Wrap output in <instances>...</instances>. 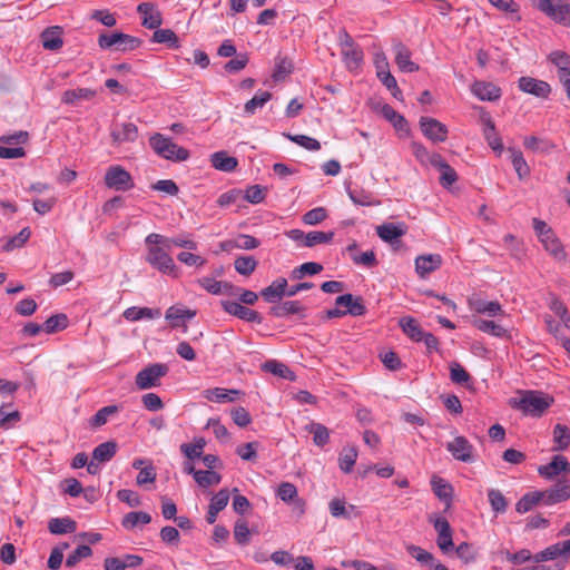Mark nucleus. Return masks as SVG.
<instances>
[{
  "mask_svg": "<svg viewBox=\"0 0 570 570\" xmlns=\"http://www.w3.org/2000/svg\"><path fill=\"white\" fill-rule=\"evenodd\" d=\"M335 304L338 307H346L344 312L352 316H362L366 313L363 298L353 296L352 294H343L336 297Z\"/></svg>",
  "mask_w": 570,
  "mask_h": 570,
  "instance_id": "a211bd4d",
  "label": "nucleus"
},
{
  "mask_svg": "<svg viewBox=\"0 0 570 570\" xmlns=\"http://www.w3.org/2000/svg\"><path fill=\"white\" fill-rule=\"evenodd\" d=\"M276 495L284 502H293L295 508L298 509L301 513L304 512L305 502L297 497V489L293 483H281L276 491Z\"/></svg>",
  "mask_w": 570,
  "mask_h": 570,
  "instance_id": "a878e982",
  "label": "nucleus"
},
{
  "mask_svg": "<svg viewBox=\"0 0 570 570\" xmlns=\"http://www.w3.org/2000/svg\"><path fill=\"white\" fill-rule=\"evenodd\" d=\"M471 90L480 100L497 101L501 97L500 87L492 82L476 80L473 82Z\"/></svg>",
  "mask_w": 570,
  "mask_h": 570,
  "instance_id": "6ab92c4d",
  "label": "nucleus"
},
{
  "mask_svg": "<svg viewBox=\"0 0 570 570\" xmlns=\"http://www.w3.org/2000/svg\"><path fill=\"white\" fill-rule=\"evenodd\" d=\"M518 87L525 94L543 99L548 98L551 92V87L548 82L528 76L519 78Z\"/></svg>",
  "mask_w": 570,
  "mask_h": 570,
  "instance_id": "f8f14e48",
  "label": "nucleus"
},
{
  "mask_svg": "<svg viewBox=\"0 0 570 570\" xmlns=\"http://www.w3.org/2000/svg\"><path fill=\"white\" fill-rule=\"evenodd\" d=\"M488 500L493 512L504 513L508 509L509 501L503 493L498 489H490L488 491Z\"/></svg>",
  "mask_w": 570,
  "mask_h": 570,
  "instance_id": "de8ad7c7",
  "label": "nucleus"
},
{
  "mask_svg": "<svg viewBox=\"0 0 570 570\" xmlns=\"http://www.w3.org/2000/svg\"><path fill=\"white\" fill-rule=\"evenodd\" d=\"M546 504L551 505L570 499V479L559 480L544 491Z\"/></svg>",
  "mask_w": 570,
  "mask_h": 570,
  "instance_id": "f3484780",
  "label": "nucleus"
},
{
  "mask_svg": "<svg viewBox=\"0 0 570 570\" xmlns=\"http://www.w3.org/2000/svg\"><path fill=\"white\" fill-rule=\"evenodd\" d=\"M473 445L464 436H455L452 442L446 444V450L452 456L462 462H473Z\"/></svg>",
  "mask_w": 570,
  "mask_h": 570,
  "instance_id": "ddd939ff",
  "label": "nucleus"
},
{
  "mask_svg": "<svg viewBox=\"0 0 570 570\" xmlns=\"http://www.w3.org/2000/svg\"><path fill=\"white\" fill-rule=\"evenodd\" d=\"M305 307L298 301H286L269 308V314L275 317H285L289 314H299Z\"/></svg>",
  "mask_w": 570,
  "mask_h": 570,
  "instance_id": "e433bc0d",
  "label": "nucleus"
},
{
  "mask_svg": "<svg viewBox=\"0 0 570 570\" xmlns=\"http://www.w3.org/2000/svg\"><path fill=\"white\" fill-rule=\"evenodd\" d=\"M563 469H564V456L558 454V455L552 456V460L550 463H548L546 465H540L538 468V473L547 480H552L556 476H558L560 473H562Z\"/></svg>",
  "mask_w": 570,
  "mask_h": 570,
  "instance_id": "f704fd0d",
  "label": "nucleus"
},
{
  "mask_svg": "<svg viewBox=\"0 0 570 570\" xmlns=\"http://www.w3.org/2000/svg\"><path fill=\"white\" fill-rule=\"evenodd\" d=\"M383 116L390 120L395 129L400 131H406L409 126L406 119L395 111L390 105H384L382 108Z\"/></svg>",
  "mask_w": 570,
  "mask_h": 570,
  "instance_id": "4d7b16f0",
  "label": "nucleus"
},
{
  "mask_svg": "<svg viewBox=\"0 0 570 570\" xmlns=\"http://www.w3.org/2000/svg\"><path fill=\"white\" fill-rule=\"evenodd\" d=\"M259 294L267 303L279 302L287 296V279L278 277L269 286L263 288Z\"/></svg>",
  "mask_w": 570,
  "mask_h": 570,
  "instance_id": "4be33fe9",
  "label": "nucleus"
},
{
  "mask_svg": "<svg viewBox=\"0 0 570 570\" xmlns=\"http://www.w3.org/2000/svg\"><path fill=\"white\" fill-rule=\"evenodd\" d=\"M511 156V163L520 178L530 175V167L528 166L522 153L517 149H509Z\"/></svg>",
  "mask_w": 570,
  "mask_h": 570,
  "instance_id": "bf43d9fd",
  "label": "nucleus"
},
{
  "mask_svg": "<svg viewBox=\"0 0 570 570\" xmlns=\"http://www.w3.org/2000/svg\"><path fill=\"white\" fill-rule=\"evenodd\" d=\"M541 243L543 244L546 250H548L554 259L559 262L566 261L567 254L563 249V246L554 236L552 230L546 232V236L541 239Z\"/></svg>",
  "mask_w": 570,
  "mask_h": 570,
  "instance_id": "7c9ffc66",
  "label": "nucleus"
},
{
  "mask_svg": "<svg viewBox=\"0 0 570 570\" xmlns=\"http://www.w3.org/2000/svg\"><path fill=\"white\" fill-rule=\"evenodd\" d=\"M62 28L59 26L50 27L41 32L42 46L47 50H58L62 47L63 40L61 38Z\"/></svg>",
  "mask_w": 570,
  "mask_h": 570,
  "instance_id": "cd10ccee",
  "label": "nucleus"
},
{
  "mask_svg": "<svg viewBox=\"0 0 570 570\" xmlns=\"http://www.w3.org/2000/svg\"><path fill=\"white\" fill-rule=\"evenodd\" d=\"M305 430L314 435L313 436L314 444H316L318 446H323L328 443L330 431L325 425H323L321 423H316V422H311L309 424H307L305 426Z\"/></svg>",
  "mask_w": 570,
  "mask_h": 570,
  "instance_id": "c03bdc74",
  "label": "nucleus"
},
{
  "mask_svg": "<svg viewBox=\"0 0 570 570\" xmlns=\"http://www.w3.org/2000/svg\"><path fill=\"white\" fill-rule=\"evenodd\" d=\"M474 326L478 330H480L484 333H489L495 337H504L508 334V331L503 326H501L500 324H498L493 321H488V320H482V318L475 320Z\"/></svg>",
  "mask_w": 570,
  "mask_h": 570,
  "instance_id": "8fccbe9b",
  "label": "nucleus"
},
{
  "mask_svg": "<svg viewBox=\"0 0 570 570\" xmlns=\"http://www.w3.org/2000/svg\"><path fill=\"white\" fill-rule=\"evenodd\" d=\"M229 501V491L227 489L219 490L210 500L206 521L213 524L217 520L218 513L226 508Z\"/></svg>",
  "mask_w": 570,
  "mask_h": 570,
  "instance_id": "b1692460",
  "label": "nucleus"
},
{
  "mask_svg": "<svg viewBox=\"0 0 570 570\" xmlns=\"http://www.w3.org/2000/svg\"><path fill=\"white\" fill-rule=\"evenodd\" d=\"M145 259L160 273L178 277V268L165 247L154 246L148 248Z\"/></svg>",
  "mask_w": 570,
  "mask_h": 570,
  "instance_id": "20e7f679",
  "label": "nucleus"
},
{
  "mask_svg": "<svg viewBox=\"0 0 570 570\" xmlns=\"http://www.w3.org/2000/svg\"><path fill=\"white\" fill-rule=\"evenodd\" d=\"M394 61L402 72H415L420 67L411 60L410 49L401 41L393 42Z\"/></svg>",
  "mask_w": 570,
  "mask_h": 570,
  "instance_id": "2eb2a0df",
  "label": "nucleus"
},
{
  "mask_svg": "<svg viewBox=\"0 0 570 570\" xmlns=\"http://www.w3.org/2000/svg\"><path fill=\"white\" fill-rule=\"evenodd\" d=\"M195 481L202 488H208L212 485L219 484L222 475L214 471H198L195 473Z\"/></svg>",
  "mask_w": 570,
  "mask_h": 570,
  "instance_id": "680f3d73",
  "label": "nucleus"
},
{
  "mask_svg": "<svg viewBox=\"0 0 570 570\" xmlns=\"http://www.w3.org/2000/svg\"><path fill=\"white\" fill-rule=\"evenodd\" d=\"M535 7L556 23L570 28V3L537 0Z\"/></svg>",
  "mask_w": 570,
  "mask_h": 570,
  "instance_id": "423d86ee",
  "label": "nucleus"
},
{
  "mask_svg": "<svg viewBox=\"0 0 570 570\" xmlns=\"http://www.w3.org/2000/svg\"><path fill=\"white\" fill-rule=\"evenodd\" d=\"M110 135L114 144L132 142L138 137V128L132 122L117 124Z\"/></svg>",
  "mask_w": 570,
  "mask_h": 570,
  "instance_id": "aec40b11",
  "label": "nucleus"
},
{
  "mask_svg": "<svg viewBox=\"0 0 570 570\" xmlns=\"http://www.w3.org/2000/svg\"><path fill=\"white\" fill-rule=\"evenodd\" d=\"M342 56L348 69L357 68L363 61V51L356 45L342 49Z\"/></svg>",
  "mask_w": 570,
  "mask_h": 570,
  "instance_id": "864d4df0",
  "label": "nucleus"
},
{
  "mask_svg": "<svg viewBox=\"0 0 570 570\" xmlns=\"http://www.w3.org/2000/svg\"><path fill=\"white\" fill-rule=\"evenodd\" d=\"M482 124L484 125L483 134L488 145L498 153H502L503 144L501 141L500 136L495 130L494 121L492 120L489 112H482L481 115Z\"/></svg>",
  "mask_w": 570,
  "mask_h": 570,
  "instance_id": "412c9836",
  "label": "nucleus"
},
{
  "mask_svg": "<svg viewBox=\"0 0 570 570\" xmlns=\"http://www.w3.org/2000/svg\"><path fill=\"white\" fill-rule=\"evenodd\" d=\"M420 127L423 135L433 142H443L448 138V127L435 118L421 117Z\"/></svg>",
  "mask_w": 570,
  "mask_h": 570,
  "instance_id": "6e6552de",
  "label": "nucleus"
},
{
  "mask_svg": "<svg viewBox=\"0 0 570 570\" xmlns=\"http://www.w3.org/2000/svg\"><path fill=\"white\" fill-rule=\"evenodd\" d=\"M431 485L434 494L446 504V509L451 507L452 503V494L453 487L446 482L444 479L434 475L431 479Z\"/></svg>",
  "mask_w": 570,
  "mask_h": 570,
  "instance_id": "c85d7f7f",
  "label": "nucleus"
},
{
  "mask_svg": "<svg viewBox=\"0 0 570 570\" xmlns=\"http://www.w3.org/2000/svg\"><path fill=\"white\" fill-rule=\"evenodd\" d=\"M334 237V232L313 230L306 234L305 247H314L320 244H327Z\"/></svg>",
  "mask_w": 570,
  "mask_h": 570,
  "instance_id": "e2e57ef3",
  "label": "nucleus"
},
{
  "mask_svg": "<svg viewBox=\"0 0 570 570\" xmlns=\"http://www.w3.org/2000/svg\"><path fill=\"white\" fill-rule=\"evenodd\" d=\"M238 390H226L222 387L209 389L205 391V397L212 402L224 403L232 402L235 399L230 394L238 395Z\"/></svg>",
  "mask_w": 570,
  "mask_h": 570,
  "instance_id": "09e8293b",
  "label": "nucleus"
},
{
  "mask_svg": "<svg viewBox=\"0 0 570 570\" xmlns=\"http://www.w3.org/2000/svg\"><path fill=\"white\" fill-rule=\"evenodd\" d=\"M263 371L272 373L278 377L288 380V381H295L296 376L294 372L285 364L277 362L275 360L266 361L262 365Z\"/></svg>",
  "mask_w": 570,
  "mask_h": 570,
  "instance_id": "4c0bfd02",
  "label": "nucleus"
},
{
  "mask_svg": "<svg viewBox=\"0 0 570 570\" xmlns=\"http://www.w3.org/2000/svg\"><path fill=\"white\" fill-rule=\"evenodd\" d=\"M553 397L540 391H527L521 399L514 401V406L523 414L533 417L541 416L553 403Z\"/></svg>",
  "mask_w": 570,
  "mask_h": 570,
  "instance_id": "f257e3e1",
  "label": "nucleus"
},
{
  "mask_svg": "<svg viewBox=\"0 0 570 570\" xmlns=\"http://www.w3.org/2000/svg\"><path fill=\"white\" fill-rule=\"evenodd\" d=\"M442 265V257L439 254H428L417 256L415 259V269L421 277H425L436 271Z\"/></svg>",
  "mask_w": 570,
  "mask_h": 570,
  "instance_id": "393cba45",
  "label": "nucleus"
},
{
  "mask_svg": "<svg viewBox=\"0 0 570 570\" xmlns=\"http://www.w3.org/2000/svg\"><path fill=\"white\" fill-rule=\"evenodd\" d=\"M272 98V94L269 91H263V90H259L258 92H256V95L249 99L245 106H244V110L246 114L248 115H254L255 111L258 109V108H262L267 101H269Z\"/></svg>",
  "mask_w": 570,
  "mask_h": 570,
  "instance_id": "6e6d98bb",
  "label": "nucleus"
},
{
  "mask_svg": "<svg viewBox=\"0 0 570 570\" xmlns=\"http://www.w3.org/2000/svg\"><path fill=\"white\" fill-rule=\"evenodd\" d=\"M158 316H160V309H153L149 307H129L124 312V317L131 322Z\"/></svg>",
  "mask_w": 570,
  "mask_h": 570,
  "instance_id": "37998d69",
  "label": "nucleus"
},
{
  "mask_svg": "<svg viewBox=\"0 0 570 570\" xmlns=\"http://www.w3.org/2000/svg\"><path fill=\"white\" fill-rule=\"evenodd\" d=\"M523 146L525 149L537 153H549L556 146L547 139L539 138L537 136H528L523 139Z\"/></svg>",
  "mask_w": 570,
  "mask_h": 570,
  "instance_id": "49530a36",
  "label": "nucleus"
},
{
  "mask_svg": "<svg viewBox=\"0 0 570 570\" xmlns=\"http://www.w3.org/2000/svg\"><path fill=\"white\" fill-rule=\"evenodd\" d=\"M119 409L116 405H107L97 411L90 419V425L92 428H100L107 423L108 417L118 413Z\"/></svg>",
  "mask_w": 570,
  "mask_h": 570,
  "instance_id": "052dcab7",
  "label": "nucleus"
},
{
  "mask_svg": "<svg viewBox=\"0 0 570 570\" xmlns=\"http://www.w3.org/2000/svg\"><path fill=\"white\" fill-rule=\"evenodd\" d=\"M151 521L149 513L144 511H132L127 513L121 521L125 529L131 530L138 524H148Z\"/></svg>",
  "mask_w": 570,
  "mask_h": 570,
  "instance_id": "a18cd8bd",
  "label": "nucleus"
},
{
  "mask_svg": "<svg viewBox=\"0 0 570 570\" xmlns=\"http://www.w3.org/2000/svg\"><path fill=\"white\" fill-rule=\"evenodd\" d=\"M234 266L237 273L249 276L257 267V261L253 256H239L235 259Z\"/></svg>",
  "mask_w": 570,
  "mask_h": 570,
  "instance_id": "13d9d810",
  "label": "nucleus"
},
{
  "mask_svg": "<svg viewBox=\"0 0 570 570\" xmlns=\"http://www.w3.org/2000/svg\"><path fill=\"white\" fill-rule=\"evenodd\" d=\"M104 180L109 189L117 191H127L135 186L130 173L120 165L108 167Z\"/></svg>",
  "mask_w": 570,
  "mask_h": 570,
  "instance_id": "0eeeda50",
  "label": "nucleus"
},
{
  "mask_svg": "<svg viewBox=\"0 0 570 570\" xmlns=\"http://www.w3.org/2000/svg\"><path fill=\"white\" fill-rule=\"evenodd\" d=\"M196 315V312L195 311H191V309H181V308H178L176 306H170L167 311H166V320L168 321H171L173 322V326L174 327H178L180 326V323L179 321H185V320H190L193 318L194 316Z\"/></svg>",
  "mask_w": 570,
  "mask_h": 570,
  "instance_id": "3c124183",
  "label": "nucleus"
},
{
  "mask_svg": "<svg viewBox=\"0 0 570 570\" xmlns=\"http://www.w3.org/2000/svg\"><path fill=\"white\" fill-rule=\"evenodd\" d=\"M154 43H165L169 48L178 49L179 39L171 29H156L151 37Z\"/></svg>",
  "mask_w": 570,
  "mask_h": 570,
  "instance_id": "a19ab883",
  "label": "nucleus"
},
{
  "mask_svg": "<svg viewBox=\"0 0 570 570\" xmlns=\"http://www.w3.org/2000/svg\"><path fill=\"white\" fill-rule=\"evenodd\" d=\"M450 377L453 383L461 385L468 384L471 381V375L458 362L450 364Z\"/></svg>",
  "mask_w": 570,
  "mask_h": 570,
  "instance_id": "69168bd1",
  "label": "nucleus"
},
{
  "mask_svg": "<svg viewBox=\"0 0 570 570\" xmlns=\"http://www.w3.org/2000/svg\"><path fill=\"white\" fill-rule=\"evenodd\" d=\"M429 163L440 171V184L444 188H450L456 180L455 170L445 161V159L436 153L429 156Z\"/></svg>",
  "mask_w": 570,
  "mask_h": 570,
  "instance_id": "9b49d317",
  "label": "nucleus"
},
{
  "mask_svg": "<svg viewBox=\"0 0 570 570\" xmlns=\"http://www.w3.org/2000/svg\"><path fill=\"white\" fill-rule=\"evenodd\" d=\"M553 451H564L570 446V429L558 423L553 428Z\"/></svg>",
  "mask_w": 570,
  "mask_h": 570,
  "instance_id": "58836bf2",
  "label": "nucleus"
},
{
  "mask_svg": "<svg viewBox=\"0 0 570 570\" xmlns=\"http://www.w3.org/2000/svg\"><path fill=\"white\" fill-rule=\"evenodd\" d=\"M222 307L223 309L233 315L236 316L243 321L250 322V323H257L261 324L263 322L262 315L256 312L255 309H252L249 307L244 306L243 304L234 301H222Z\"/></svg>",
  "mask_w": 570,
  "mask_h": 570,
  "instance_id": "9d476101",
  "label": "nucleus"
},
{
  "mask_svg": "<svg viewBox=\"0 0 570 570\" xmlns=\"http://www.w3.org/2000/svg\"><path fill=\"white\" fill-rule=\"evenodd\" d=\"M48 529L52 534L72 533L77 529V523L69 517L52 518L48 522Z\"/></svg>",
  "mask_w": 570,
  "mask_h": 570,
  "instance_id": "c9c22d12",
  "label": "nucleus"
},
{
  "mask_svg": "<svg viewBox=\"0 0 570 570\" xmlns=\"http://www.w3.org/2000/svg\"><path fill=\"white\" fill-rule=\"evenodd\" d=\"M326 217H327V210L324 207H316V208H313V209L306 212L303 215L302 220L306 225L314 226V225H317V224L322 223L323 220H325Z\"/></svg>",
  "mask_w": 570,
  "mask_h": 570,
  "instance_id": "774afa93",
  "label": "nucleus"
},
{
  "mask_svg": "<svg viewBox=\"0 0 570 570\" xmlns=\"http://www.w3.org/2000/svg\"><path fill=\"white\" fill-rule=\"evenodd\" d=\"M473 309L480 314H488L489 316L504 315V311L498 302L475 301Z\"/></svg>",
  "mask_w": 570,
  "mask_h": 570,
  "instance_id": "5fc2aeb1",
  "label": "nucleus"
},
{
  "mask_svg": "<svg viewBox=\"0 0 570 570\" xmlns=\"http://www.w3.org/2000/svg\"><path fill=\"white\" fill-rule=\"evenodd\" d=\"M31 236V230L28 227L22 228L18 235L7 239L3 245L4 252H11L16 248L22 247Z\"/></svg>",
  "mask_w": 570,
  "mask_h": 570,
  "instance_id": "0e129e2a",
  "label": "nucleus"
},
{
  "mask_svg": "<svg viewBox=\"0 0 570 570\" xmlns=\"http://www.w3.org/2000/svg\"><path fill=\"white\" fill-rule=\"evenodd\" d=\"M357 449L355 446H345L338 456V465L342 472L350 473L357 459Z\"/></svg>",
  "mask_w": 570,
  "mask_h": 570,
  "instance_id": "79ce46f5",
  "label": "nucleus"
},
{
  "mask_svg": "<svg viewBox=\"0 0 570 570\" xmlns=\"http://www.w3.org/2000/svg\"><path fill=\"white\" fill-rule=\"evenodd\" d=\"M293 69L294 66L291 59L279 58L273 72V79L275 81H281L292 73Z\"/></svg>",
  "mask_w": 570,
  "mask_h": 570,
  "instance_id": "338daca9",
  "label": "nucleus"
},
{
  "mask_svg": "<svg viewBox=\"0 0 570 570\" xmlns=\"http://www.w3.org/2000/svg\"><path fill=\"white\" fill-rule=\"evenodd\" d=\"M68 326V317L66 314L59 313L50 316L43 324V331L53 334L65 330Z\"/></svg>",
  "mask_w": 570,
  "mask_h": 570,
  "instance_id": "603ef678",
  "label": "nucleus"
},
{
  "mask_svg": "<svg viewBox=\"0 0 570 570\" xmlns=\"http://www.w3.org/2000/svg\"><path fill=\"white\" fill-rule=\"evenodd\" d=\"M407 232V226L404 223H385L376 227L377 236L385 243L392 244L397 238L405 235Z\"/></svg>",
  "mask_w": 570,
  "mask_h": 570,
  "instance_id": "5701e85b",
  "label": "nucleus"
},
{
  "mask_svg": "<svg viewBox=\"0 0 570 570\" xmlns=\"http://www.w3.org/2000/svg\"><path fill=\"white\" fill-rule=\"evenodd\" d=\"M97 91L90 88H77L66 90L61 101L66 105L77 106L82 100H91L96 97Z\"/></svg>",
  "mask_w": 570,
  "mask_h": 570,
  "instance_id": "c756f323",
  "label": "nucleus"
},
{
  "mask_svg": "<svg viewBox=\"0 0 570 570\" xmlns=\"http://www.w3.org/2000/svg\"><path fill=\"white\" fill-rule=\"evenodd\" d=\"M563 559L564 561H568L570 558V538L563 542H558L554 544L549 546L544 550L535 553L533 556V561L535 563H541L544 561L556 560V559Z\"/></svg>",
  "mask_w": 570,
  "mask_h": 570,
  "instance_id": "1a4fd4ad",
  "label": "nucleus"
},
{
  "mask_svg": "<svg viewBox=\"0 0 570 570\" xmlns=\"http://www.w3.org/2000/svg\"><path fill=\"white\" fill-rule=\"evenodd\" d=\"M151 149L160 157L173 161H185L190 154L184 147L177 146L170 138L155 134L149 138Z\"/></svg>",
  "mask_w": 570,
  "mask_h": 570,
  "instance_id": "f03ea898",
  "label": "nucleus"
},
{
  "mask_svg": "<svg viewBox=\"0 0 570 570\" xmlns=\"http://www.w3.org/2000/svg\"><path fill=\"white\" fill-rule=\"evenodd\" d=\"M117 443L115 441H107L97 445L92 451V459L98 462L110 461L117 452Z\"/></svg>",
  "mask_w": 570,
  "mask_h": 570,
  "instance_id": "ea45409f",
  "label": "nucleus"
},
{
  "mask_svg": "<svg viewBox=\"0 0 570 570\" xmlns=\"http://www.w3.org/2000/svg\"><path fill=\"white\" fill-rule=\"evenodd\" d=\"M259 240L254 236L240 234L234 240H225L220 243V248L226 252L233 248L255 249L259 246Z\"/></svg>",
  "mask_w": 570,
  "mask_h": 570,
  "instance_id": "2f4dec72",
  "label": "nucleus"
},
{
  "mask_svg": "<svg viewBox=\"0 0 570 570\" xmlns=\"http://www.w3.org/2000/svg\"><path fill=\"white\" fill-rule=\"evenodd\" d=\"M399 325L406 336L414 342H422L424 331L422 330L417 320L411 316L400 318Z\"/></svg>",
  "mask_w": 570,
  "mask_h": 570,
  "instance_id": "72a5a7b5",
  "label": "nucleus"
},
{
  "mask_svg": "<svg viewBox=\"0 0 570 570\" xmlns=\"http://www.w3.org/2000/svg\"><path fill=\"white\" fill-rule=\"evenodd\" d=\"M212 166L220 171L232 173L238 166L236 157L229 156L227 151H216L210 156Z\"/></svg>",
  "mask_w": 570,
  "mask_h": 570,
  "instance_id": "bb28decb",
  "label": "nucleus"
},
{
  "mask_svg": "<svg viewBox=\"0 0 570 570\" xmlns=\"http://www.w3.org/2000/svg\"><path fill=\"white\" fill-rule=\"evenodd\" d=\"M137 12L141 16V24L147 29H157L163 23L161 12L153 2H142L138 4Z\"/></svg>",
  "mask_w": 570,
  "mask_h": 570,
  "instance_id": "dca6fc26",
  "label": "nucleus"
},
{
  "mask_svg": "<svg viewBox=\"0 0 570 570\" xmlns=\"http://www.w3.org/2000/svg\"><path fill=\"white\" fill-rule=\"evenodd\" d=\"M546 502L544 491H532L525 493L515 504V511L523 514L532 510L539 502Z\"/></svg>",
  "mask_w": 570,
  "mask_h": 570,
  "instance_id": "473e14b6",
  "label": "nucleus"
},
{
  "mask_svg": "<svg viewBox=\"0 0 570 570\" xmlns=\"http://www.w3.org/2000/svg\"><path fill=\"white\" fill-rule=\"evenodd\" d=\"M548 59L557 67V75L563 87L570 85V55L564 51H552Z\"/></svg>",
  "mask_w": 570,
  "mask_h": 570,
  "instance_id": "4468645a",
  "label": "nucleus"
},
{
  "mask_svg": "<svg viewBox=\"0 0 570 570\" xmlns=\"http://www.w3.org/2000/svg\"><path fill=\"white\" fill-rule=\"evenodd\" d=\"M169 367L165 363H153L139 371L135 383L139 390H148L160 385V379L166 376Z\"/></svg>",
  "mask_w": 570,
  "mask_h": 570,
  "instance_id": "39448f33",
  "label": "nucleus"
},
{
  "mask_svg": "<svg viewBox=\"0 0 570 570\" xmlns=\"http://www.w3.org/2000/svg\"><path fill=\"white\" fill-rule=\"evenodd\" d=\"M141 45V39L124 32H102L98 37V46L105 50L131 51L139 48Z\"/></svg>",
  "mask_w": 570,
  "mask_h": 570,
  "instance_id": "7ed1b4c3",
  "label": "nucleus"
}]
</instances>
